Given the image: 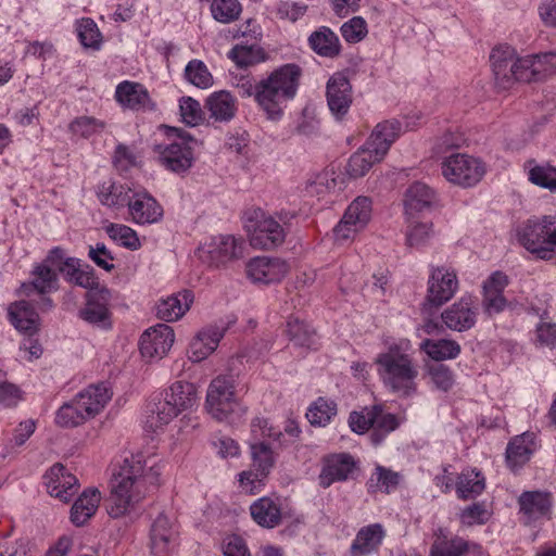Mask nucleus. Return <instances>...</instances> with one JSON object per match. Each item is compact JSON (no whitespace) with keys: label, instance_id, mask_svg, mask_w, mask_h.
Returning a JSON list of instances; mask_svg holds the SVG:
<instances>
[{"label":"nucleus","instance_id":"0e129e2a","mask_svg":"<svg viewBox=\"0 0 556 556\" xmlns=\"http://www.w3.org/2000/svg\"><path fill=\"white\" fill-rule=\"evenodd\" d=\"M179 109L182 122L189 126H197L203 119L200 103L190 97L180 100Z\"/></svg>","mask_w":556,"mask_h":556},{"label":"nucleus","instance_id":"f8f14e48","mask_svg":"<svg viewBox=\"0 0 556 556\" xmlns=\"http://www.w3.org/2000/svg\"><path fill=\"white\" fill-rule=\"evenodd\" d=\"M288 263L278 257L258 256L247 264V275L253 283L270 285L280 282L288 274Z\"/></svg>","mask_w":556,"mask_h":556},{"label":"nucleus","instance_id":"864d4df0","mask_svg":"<svg viewBox=\"0 0 556 556\" xmlns=\"http://www.w3.org/2000/svg\"><path fill=\"white\" fill-rule=\"evenodd\" d=\"M109 237L118 242L124 248L137 250L140 248V241L137 232L130 227L122 224H110L105 227Z\"/></svg>","mask_w":556,"mask_h":556},{"label":"nucleus","instance_id":"79ce46f5","mask_svg":"<svg viewBox=\"0 0 556 556\" xmlns=\"http://www.w3.org/2000/svg\"><path fill=\"white\" fill-rule=\"evenodd\" d=\"M420 349L434 361L453 359L460 353V345L454 340L426 339L421 342Z\"/></svg>","mask_w":556,"mask_h":556},{"label":"nucleus","instance_id":"a18cd8bd","mask_svg":"<svg viewBox=\"0 0 556 556\" xmlns=\"http://www.w3.org/2000/svg\"><path fill=\"white\" fill-rule=\"evenodd\" d=\"M484 478L475 470L463 471L456 481V492L459 498L475 497L484 490Z\"/></svg>","mask_w":556,"mask_h":556},{"label":"nucleus","instance_id":"7ed1b4c3","mask_svg":"<svg viewBox=\"0 0 556 556\" xmlns=\"http://www.w3.org/2000/svg\"><path fill=\"white\" fill-rule=\"evenodd\" d=\"M301 77V67L287 63L257 81L256 103L267 119L278 122L282 118L287 103L298 93Z\"/></svg>","mask_w":556,"mask_h":556},{"label":"nucleus","instance_id":"9b49d317","mask_svg":"<svg viewBox=\"0 0 556 556\" xmlns=\"http://www.w3.org/2000/svg\"><path fill=\"white\" fill-rule=\"evenodd\" d=\"M457 289L458 280L453 270L445 267H432L424 306H442L454 296Z\"/></svg>","mask_w":556,"mask_h":556},{"label":"nucleus","instance_id":"f3484780","mask_svg":"<svg viewBox=\"0 0 556 556\" xmlns=\"http://www.w3.org/2000/svg\"><path fill=\"white\" fill-rule=\"evenodd\" d=\"M130 219L137 225L155 224L163 217V208L147 191H135L128 204Z\"/></svg>","mask_w":556,"mask_h":556},{"label":"nucleus","instance_id":"2eb2a0df","mask_svg":"<svg viewBox=\"0 0 556 556\" xmlns=\"http://www.w3.org/2000/svg\"><path fill=\"white\" fill-rule=\"evenodd\" d=\"M48 493L62 502H68L78 491V479L60 464H54L43 476Z\"/></svg>","mask_w":556,"mask_h":556},{"label":"nucleus","instance_id":"4c0bfd02","mask_svg":"<svg viewBox=\"0 0 556 556\" xmlns=\"http://www.w3.org/2000/svg\"><path fill=\"white\" fill-rule=\"evenodd\" d=\"M520 510L530 518H539L549 513L552 503L548 493L526 491L519 496Z\"/></svg>","mask_w":556,"mask_h":556},{"label":"nucleus","instance_id":"5fc2aeb1","mask_svg":"<svg viewBox=\"0 0 556 556\" xmlns=\"http://www.w3.org/2000/svg\"><path fill=\"white\" fill-rule=\"evenodd\" d=\"M79 41L85 48L98 50L101 46V34L91 18H81L76 24Z\"/></svg>","mask_w":556,"mask_h":556},{"label":"nucleus","instance_id":"9d476101","mask_svg":"<svg viewBox=\"0 0 556 556\" xmlns=\"http://www.w3.org/2000/svg\"><path fill=\"white\" fill-rule=\"evenodd\" d=\"M371 218V200L367 197L356 198L345 210L340 223L334 227V238L346 241L364 229Z\"/></svg>","mask_w":556,"mask_h":556},{"label":"nucleus","instance_id":"4d7b16f0","mask_svg":"<svg viewBox=\"0 0 556 556\" xmlns=\"http://www.w3.org/2000/svg\"><path fill=\"white\" fill-rule=\"evenodd\" d=\"M529 180L552 192L556 191V167L549 164L534 165L529 169Z\"/></svg>","mask_w":556,"mask_h":556},{"label":"nucleus","instance_id":"aec40b11","mask_svg":"<svg viewBox=\"0 0 556 556\" xmlns=\"http://www.w3.org/2000/svg\"><path fill=\"white\" fill-rule=\"evenodd\" d=\"M355 469V462L349 454H336L327 457L319 475V485L329 488L333 482L344 481Z\"/></svg>","mask_w":556,"mask_h":556},{"label":"nucleus","instance_id":"774afa93","mask_svg":"<svg viewBox=\"0 0 556 556\" xmlns=\"http://www.w3.org/2000/svg\"><path fill=\"white\" fill-rule=\"evenodd\" d=\"M88 256L100 268L111 271L114 269V260L111 251L103 243H97L94 247H89Z\"/></svg>","mask_w":556,"mask_h":556},{"label":"nucleus","instance_id":"c85d7f7f","mask_svg":"<svg viewBox=\"0 0 556 556\" xmlns=\"http://www.w3.org/2000/svg\"><path fill=\"white\" fill-rule=\"evenodd\" d=\"M435 203V191L421 181L412 184L405 192L404 204L407 214L428 211Z\"/></svg>","mask_w":556,"mask_h":556},{"label":"nucleus","instance_id":"bf43d9fd","mask_svg":"<svg viewBox=\"0 0 556 556\" xmlns=\"http://www.w3.org/2000/svg\"><path fill=\"white\" fill-rule=\"evenodd\" d=\"M337 187L336 178L333 177V173L329 170H324L314 175L311 179L307 180L306 191L311 195L320 197L325 193L333 190Z\"/></svg>","mask_w":556,"mask_h":556},{"label":"nucleus","instance_id":"6ab92c4d","mask_svg":"<svg viewBox=\"0 0 556 556\" xmlns=\"http://www.w3.org/2000/svg\"><path fill=\"white\" fill-rule=\"evenodd\" d=\"M159 149L160 162L166 169L175 174H185L192 167L193 152L186 142H174Z\"/></svg>","mask_w":556,"mask_h":556},{"label":"nucleus","instance_id":"393cba45","mask_svg":"<svg viewBox=\"0 0 556 556\" xmlns=\"http://www.w3.org/2000/svg\"><path fill=\"white\" fill-rule=\"evenodd\" d=\"M9 317L12 325L24 334L31 337L39 330V316L28 301L21 300L11 304Z\"/></svg>","mask_w":556,"mask_h":556},{"label":"nucleus","instance_id":"e2e57ef3","mask_svg":"<svg viewBox=\"0 0 556 556\" xmlns=\"http://www.w3.org/2000/svg\"><path fill=\"white\" fill-rule=\"evenodd\" d=\"M432 225L429 223H416L410 225L406 231V245L409 248H420L430 238Z\"/></svg>","mask_w":556,"mask_h":556},{"label":"nucleus","instance_id":"09e8293b","mask_svg":"<svg viewBox=\"0 0 556 556\" xmlns=\"http://www.w3.org/2000/svg\"><path fill=\"white\" fill-rule=\"evenodd\" d=\"M337 415V404L324 397H319L316 402H314L307 413L306 417L308 421L314 426L324 427L333 416Z\"/></svg>","mask_w":556,"mask_h":556},{"label":"nucleus","instance_id":"6e6d98bb","mask_svg":"<svg viewBox=\"0 0 556 556\" xmlns=\"http://www.w3.org/2000/svg\"><path fill=\"white\" fill-rule=\"evenodd\" d=\"M185 76L189 83L198 88L206 89L213 84V77L206 65L199 60H192L187 64Z\"/></svg>","mask_w":556,"mask_h":556},{"label":"nucleus","instance_id":"58836bf2","mask_svg":"<svg viewBox=\"0 0 556 556\" xmlns=\"http://www.w3.org/2000/svg\"><path fill=\"white\" fill-rule=\"evenodd\" d=\"M135 191L126 185L110 182L99 187L98 198L103 205L110 207L128 206Z\"/></svg>","mask_w":556,"mask_h":556},{"label":"nucleus","instance_id":"e433bc0d","mask_svg":"<svg viewBox=\"0 0 556 556\" xmlns=\"http://www.w3.org/2000/svg\"><path fill=\"white\" fill-rule=\"evenodd\" d=\"M382 156L376 154L375 150L366 142L355 153H353L346 165V174L351 178H359L368 173L375 163L382 160Z\"/></svg>","mask_w":556,"mask_h":556},{"label":"nucleus","instance_id":"a878e982","mask_svg":"<svg viewBox=\"0 0 556 556\" xmlns=\"http://www.w3.org/2000/svg\"><path fill=\"white\" fill-rule=\"evenodd\" d=\"M112 392L104 383L89 386L79 392L75 399L85 416L92 418L98 415L111 400Z\"/></svg>","mask_w":556,"mask_h":556},{"label":"nucleus","instance_id":"c03bdc74","mask_svg":"<svg viewBox=\"0 0 556 556\" xmlns=\"http://www.w3.org/2000/svg\"><path fill=\"white\" fill-rule=\"evenodd\" d=\"M374 409L376 410V416L371 426L372 432L370 434V439L375 445H378L387 434L399 427V421L395 415L386 413L380 405H374Z\"/></svg>","mask_w":556,"mask_h":556},{"label":"nucleus","instance_id":"dca6fc26","mask_svg":"<svg viewBox=\"0 0 556 556\" xmlns=\"http://www.w3.org/2000/svg\"><path fill=\"white\" fill-rule=\"evenodd\" d=\"M327 103L337 117L344 116L352 104V86L343 73L333 74L327 83Z\"/></svg>","mask_w":556,"mask_h":556},{"label":"nucleus","instance_id":"13d9d810","mask_svg":"<svg viewBox=\"0 0 556 556\" xmlns=\"http://www.w3.org/2000/svg\"><path fill=\"white\" fill-rule=\"evenodd\" d=\"M105 127L103 121L97 119L92 116H79L71 122L68 128L74 135L83 138H90L93 135L100 134Z\"/></svg>","mask_w":556,"mask_h":556},{"label":"nucleus","instance_id":"412c9836","mask_svg":"<svg viewBox=\"0 0 556 556\" xmlns=\"http://www.w3.org/2000/svg\"><path fill=\"white\" fill-rule=\"evenodd\" d=\"M225 330L217 326H207L197 333L189 345V359L199 363L212 354L220 339L224 337Z\"/></svg>","mask_w":556,"mask_h":556},{"label":"nucleus","instance_id":"473e14b6","mask_svg":"<svg viewBox=\"0 0 556 556\" xmlns=\"http://www.w3.org/2000/svg\"><path fill=\"white\" fill-rule=\"evenodd\" d=\"M117 101L131 110L147 109L150 106V97L147 89L137 83H121L115 92Z\"/></svg>","mask_w":556,"mask_h":556},{"label":"nucleus","instance_id":"20e7f679","mask_svg":"<svg viewBox=\"0 0 556 556\" xmlns=\"http://www.w3.org/2000/svg\"><path fill=\"white\" fill-rule=\"evenodd\" d=\"M410 342L406 339L394 342L375 359L378 375L386 387L402 395H410L416 390L418 368L407 353Z\"/></svg>","mask_w":556,"mask_h":556},{"label":"nucleus","instance_id":"39448f33","mask_svg":"<svg viewBox=\"0 0 556 556\" xmlns=\"http://www.w3.org/2000/svg\"><path fill=\"white\" fill-rule=\"evenodd\" d=\"M521 245L540 260H551L556 248V218L529 219L518 233Z\"/></svg>","mask_w":556,"mask_h":556},{"label":"nucleus","instance_id":"c9c22d12","mask_svg":"<svg viewBox=\"0 0 556 556\" xmlns=\"http://www.w3.org/2000/svg\"><path fill=\"white\" fill-rule=\"evenodd\" d=\"M165 395L179 413L191 409L198 404L197 388L191 382L176 381Z\"/></svg>","mask_w":556,"mask_h":556},{"label":"nucleus","instance_id":"f704fd0d","mask_svg":"<svg viewBox=\"0 0 556 556\" xmlns=\"http://www.w3.org/2000/svg\"><path fill=\"white\" fill-rule=\"evenodd\" d=\"M205 106L211 117L217 122H229L237 111L235 98L225 90L212 93L207 98Z\"/></svg>","mask_w":556,"mask_h":556},{"label":"nucleus","instance_id":"4be33fe9","mask_svg":"<svg viewBox=\"0 0 556 556\" xmlns=\"http://www.w3.org/2000/svg\"><path fill=\"white\" fill-rule=\"evenodd\" d=\"M58 289V270L47 266V264H39L31 271V280L22 285L21 292L26 296H30L33 292L45 295Z\"/></svg>","mask_w":556,"mask_h":556},{"label":"nucleus","instance_id":"37998d69","mask_svg":"<svg viewBox=\"0 0 556 556\" xmlns=\"http://www.w3.org/2000/svg\"><path fill=\"white\" fill-rule=\"evenodd\" d=\"M149 412L150 414L147 416L146 425L153 431L169 424L179 414L177 408L172 405L170 401L166 399V396L163 401L154 403Z\"/></svg>","mask_w":556,"mask_h":556},{"label":"nucleus","instance_id":"423d86ee","mask_svg":"<svg viewBox=\"0 0 556 556\" xmlns=\"http://www.w3.org/2000/svg\"><path fill=\"white\" fill-rule=\"evenodd\" d=\"M244 253V241L232 235L212 237L198 249L199 260L211 267H219L231 261L241 258Z\"/></svg>","mask_w":556,"mask_h":556},{"label":"nucleus","instance_id":"0eeeda50","mask_svg":"<svg viewBox=\"0 0 556 556\" xmlns=\"http://www.w3.org/2000/svg\"><path fill=\"white\" fill-rule=\"evenodd\" d=\"M442 175L452 184L471 187L478 184L485 173L479 159L464 153H453L442 162Z\"/></svg>","mask_w":556,"mask_h":556},{"label":"nucleus","instance_id":"de8ad7c7","mask_svg":"<svg viewBox=\"0 0 556 556\" xmlns=\"http://www.w3.org/2000/svg\"><path fill=\"white\" fill-rule=\"evenodd\" d=\"M210 10L216 22L230 24L240 17L242 5L238 0H212Z\"/></svg>","mask_w":556,"mask_h":556},{"label":"nucleus","instance_id":"6e6552de","mask_svg":"<svg viewBox=\"0 0 556 556\" xmlns=\"http://www.w3.org/2000/svg\"><path fill=\"white\" fill-rule=\"evenodd\" d=\"M236 406L235 379L230 375L218 376L208 386L206 408L213 418L226 420Z\"/></svg>","mask_w":556,"mask_h":556},{"label":"nucleus","instance_id":"72a5a7b5","mask_svg":"<svg viewBox=\"0 0 556 556\" xmlns=\"http://www.w3.org/2000/svg\"><path fill=\"white\" fill-rule=\"evenodd\" d=\"M250 511L253 520L261 527L271 529L281 522L280 506L269 497H261L251 506Z\"/></svg>","mask_w":556,"mask_h":556},{"label":"nucleus","instance_id":"b1692460","mask_svg":"<svg viewBox=\"0 0 556 556\" xmlns=\"http://www.w3.org/2000/svg\"><path fill=\"white\" fill-rule=\"evenodd\" d=\"M482 554L481 547L477 544L454 536L448 539L442 529L439 530L435 541L430 548V556H463L467 553Z\"/></svg>","mask_w":556,"mask_h":556},{"label":"nucleus","instance_id":"5701e85b","mask_svg":"<svg viewBox=\"0 0 556 556\" xmlns=\"http://www.w3.org/2000/svg\"><path fill=\"white\" fill-rule=\"evenodd\" d=\"M175 531L165 514H160L151 525L150 549L152 556H168Z\"/></svg>","mask_w":556,"mask_h":556},{"label":"nucleus","instance_id":"3c124183","mask_svg":"<svg viewBox=\"0 0 556 556\" xmlns=\"http://www.w3.org/2000/svg\"><path fill=\"white\" fill-rule=\"evenodd\" d=\"M88 419L89 418L85 416L83 408L78 407L76 399L63 404L55 416L56 424L66 428L76 427Z\"/></svg>","mask_w":556,"mask_h":556},{"label":"nucleus","instance_id":"7c9ffc66","mask_svg":"<svg viewBox=\"0 0 556 556\" xmlns=\"http://www.w3.org/2000/svg\"><path fill=\"white\" fill-rule=\"evenodd\" d=\"M384 530L380 523H372L363 527L356 534V538L351 546L353 555H369L371 552L377 551L384 538Z\"/></svg>","mask_w":556,"mask_h":556},{"label":"nucleus","instance_id":"ea45409f","mask_svg":"<svg viewBox=\"0 0 556 556\" xmlns=\"http://www.w3.org/2000/svg\"><path fill=\"white\" fill-rule=\"evenodd\" d=\"M308 42L311 48L321 56L333 58L340 52L338 36L325 26L314 31L309 36Z\"/></svg>","mask_w":556,"mask_h":556},{"label":"nucleus","instance_id":"8fccbe9b","mask_svg":"<svg viewBox=\"0 0 556 556\" xmlns=\"http://www.w3.org/2000/svg\"><path fill=\"white\" fill-rule=\"evenodd\" d=\"M287 333L290 341L295 345L311 348L316 343V332L314 328L299 319L288 321Z\"/></svg>","mask_w":556,"mask_h":556},{"label":"nucleus","instance_id":"f257e3e1","mask_svg":"<svg viewBox=\"0 0 556 556\" xmlns=\"http://www.w3.org/2000/svg\"><path fill=\"white\" fill-rule=\"evenodd\" d=\"M161 468L154 458L142 455L126 457L111 481L106 511L112 518L135 513L151 489L160 484Z\"/></svg>","mask_w":556,"mask_h":556},{"label":"nucleus","instance_id":"680f3d73","mask_svg":"<svg viewBox=\"0 0 556 556\" xmlns=\"http://www.w3.org/2000/svg\"><path fill=\"white\" fill-rule=\"evenodd\" d=\"M374 406L365 407L361 412H352L349 418V425L353 432L363 434L369 430L375 421Z\"/></svg>","mask_w":556,"mask_h":556},{"label":"nucleus","instance_id":"052dcab7","mask_svg":"<svg viewBox=\"0 0 556 556\" xmlns=\"http://www.w3.org/2000/svg\"><path fill=\"white\" fill-rule=\"evenodd\" d=\"M367 33V24L361 16H354L341 26L342 37L351 43L361 41Z\"/></svg>","mask_w":556,"mask_h":556},{"label":"nucleus","instance_id":"cd10ccee","mask_svg":"<svg viewBox=\"0 0 556 556\" xmlns=\"http://www.w3.org/2000/svg\"><path fill=\"white\" fill-rule=\"evenodd\" d=\"M193 302V294L189 290H182L161 300L156 305V316L164 321H175L182 317Z\"/></svg>","mask_w":556,"mask_h":556},{"label":"nucleus","instance_id":"2f4dec72","mask_svg":"<svg viewBox=\"0 0 556 556\" xmlns=\"http://www.w3.org/2000/svg\"><path fill=\"white\" fill-rule=\"evenodd\" d=\"M101 501V494L97 489H89L81 493L71 508V521L77 526H84L94 513Z\"/></svg>","mask_w":556,"mask_h":556},{"label":"nucleus","instance_id":"f03ea898","mask_svg":"<svg viewBox=\"0 0 556 556\" xmlns=\"http://www.w3.org/2000/svg\"><path fill=\"white\" fill-rule=\"evenodd\" d=\"M554 52L528 54L519 58L510 46L493 49L490 61L497 87L510 88L516 81L531 83L542 77L555 66Z\"/></svg>","mask_w":556,"mask_h":556},{"label":"nucleus","instance_id":"603ef678","mask_svg":"<svg viewBox=\"0 0 556 556\" xmlns=\"http://www.w3.org/2000/svg\"><path fill=\"white\" fill-rule=\"evenodd\" d=\"M250 448L253 460V467L261 470V476H268L275 464L271 447L265 442H251Z\"/></svg>","mask_w":556,"mask_h":556},{"label":"nucleus","instance_id":"c756f323","mask_svg":"<svg viewBox=\"0 0 556 556\" xmlns=\"http://www.w3.org/2000/svg\"><path fill=\"white\" fill-rule=\"evenodd\" d=\"M534 433L523 432L516 435L507 445L506 462L511 470H517L529 462L534 452Z\"/></svg>","mask_w":556,"mask_h":556},{"label":"nucleus","instance_id":"338daca9","mask_svg":"<svg viewBox=\"0 0 556 556\" xmlns=\"http://www.w3.org/2000/svg\"><path fill=\"white\" fill-rule=\"evenodd\" d=\"M281 432L276 430L273 426L269 425L268 420L263 417H256L252 420L251 424V442H263L264 438H273L278 440Z\"/></svg>","mask_w":556,"mask_h":556},{"label":"nucleus","instance_id":"bb28decb","mask_svg":"<svg viewBox=\"0 0 556 556\" xmlns=\"http://www.w3.org/2000/svg\"><path fill=\"white\" fill-rule=\"evenodd\" d=\"M401 132L402 124L399 121H384L376 125L366 142L375 150L377 155L384 157Z\"/></svg>","mask_w":556,"mask_h":556},{"label":"nucleus","instance_id":"a19ab883","mask_svg":"<svg viewBox=\"0 0 556 556\" xmlns=\"http://www.w3.org/2000/svg\"><path fill=\"white\" fill-rule=\"evenodd\" d=\"M228 55L240 67H248L266 60L263 48L257 42H249V40L235 46Z\"/></svg>","mask_w":556,"mask_h":556},{"label":"nucleus","instance_id":"ddd939ff","mask_svg":"<svg viewBox=\"0 0 556 556\" xmlns=\"http://www.w3.org/2000/svg\"><path fill=\"white\" fill-rule=\"evenodd\" d=\"M174 340V330L169 326L156 325L142 333L139 343L140 353L144 358L160 359L170 350Z\"/></svg>","mask_w":556,"mask_h":556},{"label":"nucleus","instance_id":"1a4fd4ad","mask_svg":"<svg viewBox=\"0 0 556 556\" xmlns=\"http://www.w3.org/2000/svg\"><path fill=\"white\" fill-rule=\"evenodd\" d=\"M247 226L250 241L254 248L269 250L280 245L286 238L282 226L274 217L258 210Z\"/></svg>","mask_w":556,"mask_h":556},{"label":"nucleus","instance_id":"49530a36","mask_svg":"<svg viewBox=\"0 0 556 556\" xmlns=\"http://www.w3.org/2000/svg\"><path fill=\"white\" fill-rule=\"evenodd\" d=\"M400 480L399 472L378 465L367 482L368 491L390 493L400 484Z\"/></svg>","mask_w":556,"mask_h":556},{"label":"nucleus","instance_id":"4468645a","mask_svg":"<svg viewBox=\"0 0 556 556\" xmlns=\"http://www.w3.org/2000/svg\"><path fill=\"white\" fill-rule=\"evenodd\" d=\"M478 311L477 302L472 296L466 295L447 307L441 317L448 329L463 332L476 325Z\"/></svg>","mask_w":556,"mask_h":556},{"label":"nucleus","instance_id":"a211bd4d","mask_svg":"<svg viewBox=\"0 0 556 556\" xmlns=\"http://www.w3.org/2000/svg\"><path fill=\"white\" fill-rule=\"evenodd\" d=\"M109 295L110 292L105 288L97 292H89L85 307L79 311V317L90 325L103 329L110 328Z\"/></svg>","mask_w":556,"mask_h":556},{"label":"nucleus","instance_id":"69168bd1","mask_svg":"<svg viewBox=\"0 0 556 556\" xmlns=\"http://www.w3.org/2000/svg\"><path fill=\"white\" fill-rule=\"evenodd\" d=\"M428 371L438 389L447 391L453 386V374L446 365L441 363L432 364L428 367Z\"/></svg>","mask_w":556,"mask_h":556}]
</instances>
